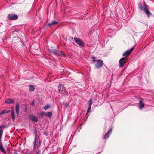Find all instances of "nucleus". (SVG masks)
<instances>
[{
	"mask_svg": "<svg viewBox=\"0 0 154 154\" xmlns=\"http://www.w3.org/2000/svg\"><path fill=\"white\" fill-rule=\"evenodd\" d=\"M0 149L2 152L4 153L5 152V151L4 150V149L3 147L2 144L1 142V141L0 140Z\"/></svg>",
	"mask_w": 154,
	"mask_h": 154,
	"instance_id": "f3484780",
	"label": "nucleus"
},
{
	"mask_svg": "<svg viewBox=\"0 0 154 154\" xmlns=\"http://www.w3.org/2000/svg\"><path fill=\"white\" fill-rule=\"evenodd\" d=\"M91 59L93 60L94 62V63L96 61V60H95L96 57H95L94 56L92 57Z\"/></svg>",
	"mask_w": 154,
	"mask_h": 154,
	"instance_id": "a878e982",
	"label": "nucleus"
},
{
	"mask_svg": "<svg viewBox=\"0 0 154 154\" xmlns=\"http://www.w3.org/2000/svg\"><path fill=\"white\" fill-rule=\"evenodd\" d=\"M139 107L140 109L142 108L144 106V104L143 103L142 101L141 100L139 101Z\"/></svg>",
	"mask_w": 154,
	"mask_h": 154,
	"instance_id": "a211bd4d",
	"label": "nucleus"
},
{
	"mask_svg": "<svg viewBox=\"0 0 154 154\" xmlns=\"http://www.w3.org/2000/svg\"><path fill=\"white\" fill-rule=\"evenodd\" d=\"M91 109V108H90V107H89L88 108V109L87 110V114L90 111V109Z\"/></svg>",
	"mask_w": 154,
	"mask_h": 154,
	"instance_id": "bb28decb",
	"label": "nucleus"
},
{
	"mask_svg": "<svg viewBox=\"0 0 154 154\" xmlns=\"http://www.w3.org/2000/svg\"><path fill=\"white\" fill-rule=\"evenodd\" d=\"M10 110L12 115V121L13 122H14L15 121V115L13 107H11V110Z\"/></svg>",
	"mask_w": 154,
	"mask_h": 154,
	"instance_id": "1a4fd4ad",
	"label": "nucleus"
},
{
	"mask_svg": "<svg viewBox=\"0 0 154 154\" xmlns=\"http://www.w3.org/2000/svg\"><path fill=\"white\" fill-rule=\"evenodd\" d=\"M62 93L63 94L65 95H68V92L65 89L64 91H63V93Z\"/></svg>",
	"mask_w": 154,
	"mask_h": 154,
	"instance_id": "393cba45",
	"label": "nucleus"
},
{
	"mask_svg": "<svg viewBox=\"0 0 154 154\" xmlns=\"http://www.w3.org/2000/svg\"><path fill=\"white\" fill-rule=\"evenodd\" d=\"M58 92L61 93H63V91H64L65 89V87L62 86L61 84H60L58 86Z\"/></svg>",
	"mask_w": 154,
	"mask_h": 154,
	"instance_id": "9d476101",
	"label": "nucleus"
},
{
	"mask_svg": "<svg viewBox=\"0 0 154 154\" xmlns=\"http://www.w3.org/2000/svg\"><path fill=\"white\" fill-rule=\"evenodd\" d=\"M10 112V110H4L2 111H1V112H0V116L2 115V114H3L5 113H8V112Z\"/></svg>",
	"mask_w": 154,
	"mask_h": 154,
	"instance_id": "dca6fc26",
	"label": "nucleus"
},
{
	"mask_svg": "<svg viewBox=\"0 0 154 154\" xmlns=\"http://www.w3.org/2000/svg\"><path fill=\"white\" fill-rule=\"evenodd\" d=\"M25 112H26V111H27V107H26H26L25 108Z\"/></svg>",
	"mask_w": 154,
	"mask_h": 154,
	"instance_id": "c85d7f7f",
	"label": "nucleus"
},
{
	"mask_svg": "<svg viewBox=\"0 0 154 154\" xmlns=\"http://www.w3.org/2000/svg\"><path fill=\"white\" fill-rule=\"evenodd\" d=\"M50 52L52 54L56 56H62L64 55L63 53L61 51L55 49L51 50Z\"/></svg>",
	"mask_w": 154,
	"mask_h": 154,
	"instance_id": "f03ea898",
	"label": "nucleus"
},
{
	"mask_svg": "<svg viewBox=\"0 0 154 154\" xmlns=\"http://www.w3.org/2000/svg\"><path fill=\"white\" fill-rule=\"evenodd\" d=\"M52 116V112H48L47 113H46L45 116L47 117L50 118Z\"/></svg>",
	"mask_w": 154,
	"mask_h": 154,
	"instance_id": "6ab92c4d",
	"label": "nucleus"
},
{
	"mask_svg": "<svg viewBox=\"0 0 154 154\" xmlns=\"http://www.w3.org/2000/svg\"><path fill=\"white\" fill-rule=\"evenodd\" d=\"M144 7H143L141 3H139V8L141 10L144 11L147 15V17H149L152 14L148 8V6L145 3L144 4Z\"/></svg>",
	"mask_w": 154,
	"mask_h": 154,
	"instance_id": "f257e3e1",
	"label": "nucleus"
},
{
	"mask_svg": "<svg viewBox=\"0 0 154 154\" xmlns=\"http://www.w3.org/2000/svg\"><path fill=\"white\" fill-rule=\"evenodd\" d=\"M35 88V87L33 85H30L29 90L30 91H33L34 90Z\"/></svg>",
	"mask_w": 154,
	"mask_h": 154,
	"instance_id": "aec40b11",
	"label": "nucleus"
},
{
	"mask_svg": "<svg viewBox=\"0 0 154 154\" xmlns=\"http://www.w3.org/2000/svg\"><path fill=\"white\" fill-rule=\"evenodd\" d=\"M57 23H58V22H56L55 21H52L51 23H48V26L49 27H50L52 26L55 25Z\"/></svg>",
	"mask_w": 154,
	"mask_h": 154,
	"instance_id": "2eb2a0df",
	"label": "nucleus"
},
{
	"mask_svg": "<svg viewBox=\"0 0 154 154\" xmlns=\"http://www.w3.org/2000/svg\"><path fill=\"white\" fill-rule=\"evenodd\" d=\"M134 49V48H131L130 49H128L123 54V56L125 57H127L129 56Z\"/></svg>",
	"mask_w": 154,
	"mask_h": 154,
	"instance_id": "0eeeda50",
	"label": "nucleus"
},
{
	"mask_svg": "<svg viewBox=\"0 0 154 154\" xmlns=\"http://www.w3.org/2000/svg\"><path fill=\"white\" fill-rule=\"evenodd\" d=\"M5 128V126L4 125L2 126H0V129H2L3 130Z\"/></svg>",
	"mask_w": 154,
	"mask_h": 154,
	"instance_id": "cd10ccee",
	"label": "nucleus"
},
{
	"mask_svg": "<svg viewBox=\"0 0 154 154\" xmlns=\"http://www.w3.org/2000/svg\"><path fill=\"white\" fill-rule=\"evenodd\" d=\"M14 154H18L17 152H14Z\"/></svg>",
	"mask_w": 154,
	"mask_h": 154,
	"instance_id": "7c9ffc66",
	"label": "nucleus"
},
{
	"mask_svg": "<svg viewBox=\"0 0 154 154\" xmlns=\"http://www.w3.org/2000/svg\"><path fill=\"white\" fill-rule=\"evenodd\" d=\"M89 107L91 108V106L92 104V99H91V100L89 101Z\"/></svg>",
	"mask_w": 154,
	"mask_h": 154,
	"instance_id": "b1692460",
	"label": "nucleus"
},
{
	"mask_svg": "<svg viewBox=\"0 0 154 154\" xmlns=\"http://www.w3.org/2000/svg\"><path fill=\"white\" fill-rule=\"evenodd\" d=\"M15 109L17 116H18L20 111L19 104L18 103H17L16 104Z\"/></svg>",
	"mask_w": 154,
	"mask_h": 154,
	"instance_id": "9b49d317",
	"label": "nucleus"
},
{
	"mask_svg": "<svg viewBox=\"0 0 154 154\" xmlns=\"http://www.w3.org/2000/svg\"><path fill=\"white\" fill-rule=\"evenodd\" d=\"M112 128H111L104 135V139H106L109 138V136L110 134L112 132Z\"/></svg>",
	"mask_w": 154,
	"mask_h": 154,
	"instance_id": "f8f14e48",
	"label": "nucleus"
},
{
	"mask_svg": "<svg viewBox=\"0 0 154 154\" xmlns=\"http://www.w3.org/2000/svg\"><path fill=\"white\" fill-rule=\"evenodd\" d=\"M38 114L40 116H41L42 117H43L44 116H45L46 113H45L43 111H41L39 114Z\"/></svg>",
	"mask_w": 154,
	"mask_h": 154,
	"instance_id": "412c9836",
	"label": "nucleus"
},
{
	"mask_svg": "<svg viewBox=\"0 0 154 154\" xmlns=\"http://www.w3.org/2000/svg\"><path fill=\"white\" fill-rule=\"evenodd\" d=\"M40 141V140H39L37 138L36 136L35 138V140L33 142V144L34 145V148H35V147H36V145H37L36 143H39V142Z\"/></svg>",
	"mask_w": 154,
	"mask_h": 154,
	"instance_id": "ddd939ff",
	"label": "nucleus"
},
{
	"mask_svg": "<svg viewBox=\"0 0 154 154\" xmlns=\"http://www.w3.org/2000/svg\"><path fill=\"white\" fill-rule=\"evenodd\" d=\"M74 40L76 42L79 46L82 47H84V43L82 40L78 38L75 37Z\"/></svg>",
	"mask_w": 154,
	"mask_h": 154,
	"instance_id": "7ed1b4c3",
	"label": "nucleus"
},
{
	"mask_svg": "<svg viewBox=\"0 0 154 154\" xmlns=\"http://www.w3.org/2000/svg\"><path fill=\"white\" fill-rule=\"evenodd\" d=\"M111 109H112V106H111Z\"/></svg>",
	"mask_w": 154,
	"mask_h": 154,
	"instance_id": "473e14b6",
	"label": "nucleus"
},
{
	"mask_svg": "<svg viewBox=\"0 0 154 154\" xmlns=\"http://www.w3.org/2000/svg\"><path fill=\"white\" fill-rule=\"evenodd\" d=\"M34 101H33V103H32V104H34Z\"/></svg>",
	"mask_w": 154,
	"mask_h": 154,
	"instance_id": "72a5a7b5",
	"label": "nucleus"
},
{
	"mask_svg": "<svg viewBox=\"0 0 154 154\" xmlns=\"http://www.w3.org/2000/svg\"><path fill=\"white\" fill-rule=\"evenodd\" d=\"M50 107V105H47L45 106L44 107V109H45V110H46L48 109H49Z\"/></svg>",
	"mask_w": 154,
	"mask_h": 154,
	"instance_id": "4be33fe9",
	"label": "nucleus"
},
{
	"mask_svg": "<svg viewBox=\"0 0 154 154\" xmlns=\"http://www.w3.org/2000/svg\"><path fill=\"white\" fill-rule=\"evenodd\" d=\"M29 117L30 120L33 122H37L38 120V118L35 116L33 115H29Z\"/></svg>",
	"mask_w": 154,
	"mask_h": 154,
	"instance_id": "6e6552de",
	"label": "nucleus"
},
{
	"mask_svg": "<svg viewBox=\"0 0 154 154\" xmlns=\"http://www.w3.org/2000/svg\"><path fill=\"white\" fill-rule=\"evenodd\" d=\"M46 133V132H44V134H45Z\"/></svg>",
	"mask_w": 154,
	"mask_h": 154,
	"instance_id": "2f4dec72",
	"label": "nucleus"
},
{
	"mask_svg": "<svg viewBox=\"0 0 154 154\" xmlns=\"http://www.w3.org/2000/svg\"><path fill=\"white\" fill-rule=\"evenodd\" d=\"M103 64V63L102 60L101 59H98L95 64V67L97 68H100L102 67Z\"/></svg>",
	"mask_w": 154,
	"mask_h": 154,
	"instance_id": "20e7f679",
	"label": "nucleus"
},
{
	"mask_svg": "<svg viewBox=\"0 0 154 154\" xmlns=\"http://www.w3.org/2000/svg\"><path fill=\"white\" fill-rule=\"evenodd\" d=\"M3 131V129H2L0 131V140H1L2 137V135Z\"/></svg>",
	"mask_w": 154,
	"mask_h": 154,
	"instance_id": "5701e85b",
	"label": "nucleus"
},
{
	"mask_svg": "<svg viewBox=\"0 0 154 154\" xmlns=\"http://www.w3.org/2000/svg\"><path fill=\"white\" fill-rule=\"evenodd\" d=\"M36 154H39V151Z\"/></svg>",
	"mask_w": 154,
	"mask_h": 154,
	"instance_id": "c756f323",
	"label": "nucleus"
},
{
	"mask_svg": "<svg viewBox=\"0 0 154 154\" xmlns=\"http://www.w3.org/2000/svg\"><path fill=\"white\" fill-rule=\"evenodd\" d=\"M126 62V60L125 57H123L121 58L119 61V67H123Z\"/></svg>",
	"mask_w": 154,
	"mask_h": 154,
	"instance_id": "423d86ee",
	"label": "nucleus"
},
{
	"mask_svg": "<svg viewBox=\"0 0 154 154\" xmlns=\"http://www.w3.org/2000/svg\"><path fill=\"white\" fill-rule=\"evenodd\" d=\"M5 102L8 104H13L14 103V100L12 99H8L6 100Z\"/></svg>",
	"mask_w": 154,
	"mask_h": 154,
	"instance_id": "4468645a",
	"label": "nucleus"
},
{
	"mask_svg": "<svg viewBox=\"0 0 154 154\" xmlns=\"http://www.w3.org/2000/svg\"><path fill=\"white\" fill-rule=\"evenodd\" d=\"M8 18L9 20H13L17 19L18 17L14 14H11L8 15Z\"/></svg>",
	"mask_w": 154,
	"mask_h": 154,
	"instance_id": "39448f33",
	"label": "nucleus"
}]
</instances>
